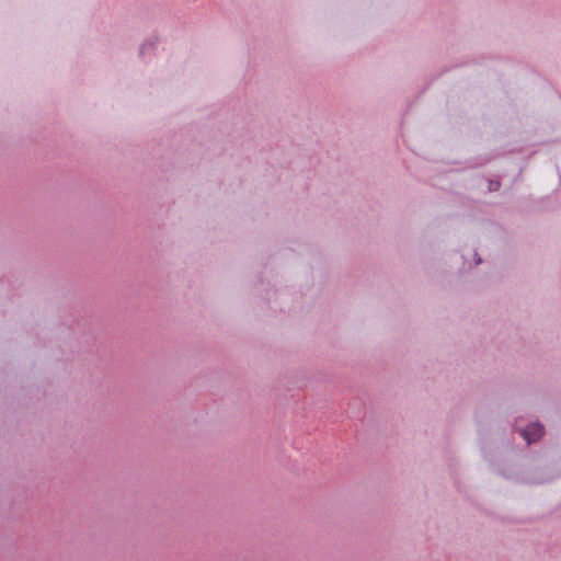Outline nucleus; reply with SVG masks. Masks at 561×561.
I'll list each match as a JSON object with an SVG mask.
<instances>
[{
  "label": "nucleus",
  "instance_id": "nucleus-1",
  "mask_svg": "<svg viewBox=\"0 0 561 561\" xmlns=\"http://www.w3.org/2000/svg\"><path fill=\"white\" fill-rule=\"evenodd\" d=\"M543 434V426L539 423L530 424L527 428L520 431V435L527 444L537 442Z\"/></svg>",
  "mask_w": 561,
  "mask_h": 561
}]
</instances>
